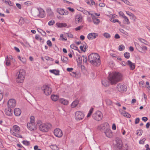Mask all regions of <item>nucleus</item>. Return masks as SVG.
Masks as SVG:
<instances>
[{
	"instance_id": "nucleus-1",
	"label": "nucleus",
	"mask_w": 150,
	"mask_h": 150,
	"mask_svg": "<svg viewBox=\"0 0 150 150\" xmlns=\"http://www.w3.org/2000/svg\"><path fill=\"white\" fill-rule=\"evenodd\" d=\"M121 74L118 72H112L109 74L108 80L112 84H116L122 79Z\"/></svg>"
},
{
	"instance_id": "nucleus-2",
	"label": "nucleus",
	"mask_w": 150,
	"mask_h": 150,
	"mask_svg": "<svg viewBox=\"0 0 150 150\" xmlns=\"http://www.w3.org/2000/svg\"><path fill=\"white\" fill-rule=\"evenodd\" d=\"M100 57L96 53H92L88 56V60L93 65L98 66L100 64Z\"/></svg>"
},
{
	"instance_id": "nucleus-3",
	"label": "nucleus",
	"mask_w": 150,
	"mask_h": 150,
	"mask_svg": "<svg viewBox=\"0 0 150 150\" xmlns=\"http://www.w3.org/2000/svg\"><path fill=\"white\" fill-rule=\"evenodd\" d=\"M37 124L39 126V129L43 132H47L51 127L52 125L49 123H43L40 120L37 122Z\"/></svg>"
},
{
	"instance_id": "nucleus-4",
	"label": "nucleus",
	"mask_w": 150,
	"mask_h": 150,
	"mask_svg": "<svg viewBox=\"0 0 150 150\" xmlns=\"http://www.w3.org/2000/svg\"><path fill=\"white\" fill-rule=\"evenodd\" d=\"M25 71L23 69L19 70V73L17 75L16 80L17 83H23L24 80L25 76Z\"/></svg>"
},
{
	"instance_id": "nucleus-5",
	"label": "nucleus",
	"mask_w": 150,
	"mask_h": 150,
	"mask_svg": "<svg viewBox=\"0 0 150 150\" xmlns=\"http://www.w3.org/2000/svg\"><path fill=\"white\" fill-rule=\"evenodd\" d=\"M37 10L33 11V13L34 16H38L41 18L44 17V10L40 8H37Z\"/></svg>"
},
{
	"instance_id": "nucleus-6",
	"label": "nucleus",
	"mask_w": 150,
	"mask_h": 150,
	"mask_svg": "<svg viewBox=\"0 0 150 150\" xmlns=\"http://www.w3.org/2000/svg\"><path fill=\"white\" fill-rule=\"evenodd\" d=\"M103 115L102 113L100 111L98 110L96 111L94 114H93L92 117L95 120L100 121L102 119Z\"/></svg>"
},
{
	"instance_id": "nucleus-7",
	"label": "nucleus",
	"mask_w": 150,
	"mask_h": 150,
	"mask_svg": "<svg viewBox=\"0 0 150 150\" xmlns=\"http://www.w3.org/2000/svg\"><path fill=\"white\" fill-rule=\"evenodd\" d=\"M44 93L46 96H48L51 94L52 91L51 87L49 85H44L42 88Z\"/></svg>"
},
{
	"instance_id": "nucleus-8",
	"label": "nucleus",
	"mask_w": 150,
	"mask_h": 150,
	"mask_svg": "<svg viewBox=\"0 0 150 150\" xmlns=\"http://www.w3.org/2000/svg\"><path fill=\"white\" fill-rule=\"evenodd\" d=\"M84 117V113L80 111H77L76 112L75 118L77 120L79 121L83 119Z\"/></svg>"
},
{
	"instance_id": "nucleus-9",
	"label": "nucleus",
	"mask_w": 150,
	"mask_h": 150,
	"mask_svg": "<svg viewBox=\"0 0 150 150\" xmlns=\"http://www.w3.org/2000/svg\"><path fill=\"white\" fill-rule=\"evenodd\" d=\"M117 89L118 91L121 92L126 91L127 90L126 86L121 83H119L117 85Z\"/></svg>"
},
{
	"instance_id": "nucleus-10",
	"label": "nucleus",
	"mask_w": 150,
	"mask_h": 150,
	"mask_svg": "<svg viewBox=\"0 0 150 150\" xmlns=\"http://www.w3.org/2000/svg\"><path fill=\"white\" fill-rule=\"evenodd\" d=\"M109 127L108 123L107 122H105L99 125L98 127V129L100 131H105V130L107 129Z\"/></svg>"
},
{
	"instance_id": "nucleus-11",
	"label": "nucleus",
	"mask_w": 150,
	"mask_h": 150,
	"mask_svg": "<svg viewBox=\"0 0 150 150\" xmlns=\"http://www.w3.org/2000/svg\"><path fill=\"white\" fill-rule=\"evenodd\" d=\"M54 134L55 136L58 137H61L63 135L62 130L59 128H56L54 131Z\"/></svg>"
},
{
	"instance_id": "nucleus-12",
	"label": "nucleus",
	"mask_w": 150,
	"mask_h": 150,
	"mask_svg": "<svg viewBox=\"0 0 150 150\" xmlns=\"http://www.w3.org/2000/svg\"><path fill=\"white\" fill-rule=\"evenodd\" d=\"M116 144L115 146L117 150H121L122 146V142L121 140L120 139H117L116 140Z\"/></svg>"
},
{
	"instance_id": "nucleus-13",
	"label": "nucleus",
	"mask_w": 150,
	"mask_h": 150,
	"mask_svg": "<svg viewBox=\"0 0 150 150\" xmlns=\"http://www.w3.org/2000/svg\"><path fill=\"white\" fill-rule=\"evenodd\" d=\"M16 105V102L14 99H11L8 102V106L10 108H12L15 107Z\"/></svg>"
},
{
	"instance_id": "nucleus-14",
	"label": "nucleus",
	"mask_w": 150,
	"mask_h": 150,
	"mask_svg": "<svg viewBox=\"0 0 150 150\" xmlns=\"http://www.w3.org/2000/svg\"><path fill=\"white\" fill-rule=\"evenodd\" d=\"M57 12L59 14L63 15H67L69 14L68 11L65 9L60 8L57 9Z\"/></svg>"
},
{
	"instance_id": "nucleus-15",
	"label": "nucleus",
	"mask_w": 150,
	"mask_h": 150,
	"mask_svg": "<svg viewBox=\"0 0 150 150\" xmlns=\"http://www.w3.org/2000/svg\"><path fill=\"white\" fill-rule=\"evenodd\" d=\"M28 128L31 131H34L36 129L35 123L33 122H29L27 124Z\"/></svg>"
},
{
	"instance_id": "nucleus-16",
	"label": "nucleus",
	"mask_w": 150,
	"mask_h": 150,
	"mask_svg": "<svg viewBox=\"0 0 150 150\" xmlns=\"http://www.w3.org/2000/svg\"><path fill=\"white\" fill-rule=\"evenodd\" d=\"M98 35L96 33H90L87 35V38L88 40H93L96 38Z\"/></svg>"
},
{
	"instance_id": "nucleus-17",
	"label": "nucleus",
	"mask_w": 150,
	"mask_h": 150,
	"mask_svg": "<svg viewBox=\"0 0 150 150\" xmlns=\"http://www.w3.org/2000/svg\"><path fill=\"white\" fill-rule=\"evenodd\" d=\"M83 20V18L82 16L79 14H77L75 16V23L78 24L81 23Z\"/></svg>"
},
{
	"instance_id": "nucleus-18",
	"label": "nucleus",
	"mask_w": 150,
	"mask_h": 150,
	"mask_svg": "<svg viewBox=\"0 0 150 150\" xmlns=\"http://www.w3.org/2000/svg\"><path fill=\"white\" fill-rule=\"evenodd\" d=\"M104 133L106 136L108 137L111 138L113 136L112 132L110 127L105 130Z\"/></svg>"
},
{
	"instance_id": "nucleus-19",
	"label": "nucleus",
	"mask_w": 150,
	"mask_h": 150,
	"mask_svg": "<svg viewBox=\"0 0 150 150\" xmlns=\"http://www.w3.org/2000/svg\"><path fill=\"white\" fill-rule=\"evenodd\" d=\"M20 130V127L17 125H14L13 127V129H11L10 131L11 134L12 131L14 132L18 133L19 132Z\"/></svg>"
},
{
	"instance_id": "nucleus-20",
	"label": "nucleus",
	"mask_w": 150,
	"mask_h": 150,
	"mask_svg": "<svg viewBox=\"0 0 150 150\" xmlns=\"http://www.w3.org/2000/svg\"><path fill=\"white\" fill-rule=\"evenodd\" d=\"M59 101L60 103L64 105H67L69 103L68 101L67 100L63 98L59 99Z\"/></svg>"
},
{
	"instance_id": "nucleus-21",
	"label": "nucleus",
	"mask_w": 150,
	"mask_h": 150,
	"mask_svg": "<svg viewBox=\"0 0 150 150\" xmlns=\"http://www.w3.org/2000/svg\"><path fill=\"white\" fill-rule=\"evenodd\" d=\"M21 112V110L19 108H16L14 110V113L16 116L20 115Z\"/></svg>"
},
{
	"instance_id": "nucleus-22",
	"label": "nucleus",
	"mask_w": 150,
	"mask_h": 150,
	"mask_svg": "<svg viewBox=\"0 0 150 150\" xmlns=\"http://www.w3.org/2000/svg\"><path fill=\"white\" fill-rule=\"evenodd\" d=\"M127 65H128L131 70H133L135 68V65L134 64L132 63V62L129 60H128L127 62Z\"/></svg>"
},
{
	"instance_id": "nucleus-23",
	"label": "nucleus",
	"mask_w": 150,
	"mask_h": 150,
	"mask_svg": "<svg viewBox=\"0 0 150 150\" xmlns=\"http://www.w3.org/2000/svg\"><path fill=\"white\" fill-rule=\"evenodd\" d=\"M5 112L7 115L10 116L12 115V111L11 109V108H8L5 109Z\"/></svg>"
},
{
	"instance_id": "nucleus-24",
	"label": "nucleus",
	"mask_w": 150,
	"mask_h": 150,
	"mask_svg": "<svg viewBox=\"0 0 150 150\" xmlns=\"http://www.w3.org/2000/svg\"><path fill=\"white\" fill-rule=\"evenodd\" d=\"M79 101L77 100H75L73 101L71 104V107L72 108H74L76 107L77 105L79 104Z\"/></svg>"
},
{
	"instance_id": "nucleus-25",
	"label": "nucleus",
	"mask_w": 150,
	"mask_h": 150,
	"mask_svg": "<svg viewBox=\"0 0 150 150\" xmlns=\"http://www.w3.org/2000/svg\"><path fill=\"white\" fill-rule=\"evenodd\" d=\"M51 98L52 101H56L58 99L59 96L57 95H52L51 96Z\"/></svg>"
},
{
	"instance_id": "nucleus-26",
	"label": "nucleus",
	"mask_w": 150,
	"mask_h": 150,
	"mask_svg": "<svg viewBox=\"0 0 150 150\" xmlns=\"http://www.w3.org/2000/svg\"><path fill=\"white\" fill-rule=\"evenodd\" d=\"M92 19V21H93V23L97 25L98 24L100 23V20L96 18V16Z\"/></svg>"
},
{
	"instance_id": "nucleus-27",
	"label": "nucleus",
	"mask_w": 150,
	"mask_h": 150,
	"mask_svg": "<svg viewBox=\"0 0 150 150\" xmlns=\"http://www.w3.org/2000/svg\"><path fill=\"white\" fill-rule=\"evenodd\" d=\"M102 85L105 87H107L109 86V82L106 79H104L102 81Z\"/></svg>"
},
{
	"instance_id": "nucleus-28",
	"label": "nucleus",
	"mask_w": 150,
	"mask_h": 150,
	"mask_svg": "<svg viewBox=\"0 0 150 150\" xmlns=\"http://www.w3.org/2000/svg\"><path fill=\"white\" fill-rule=\"evenodd\" d=\"M56 25L59 28L66 27L67 26V24L65 23H56Z\"/></svg>"
},
{
	"instance_id": "nucleus-29",
	"label": "nucleus",
	"mask_w": 150,
	"mask_h": 150,
	"mask_svg": "<svg viewBox=\"0 0 150 150\" xmlns=\"http://www.w3.org/2000/svg\"><path fill=\"white\" fill-rule=\"evenodd\" d=\"M124 20H123V23L125 24L129 25L130 22L128 18L126 16L123 18Z\"/></svg>"
},
{
	"instance_id": "nucleus-30",
	"label": "nucleus",
	"mask_w": 150,
	"mask_h": 150,
	"mask_svg": "<svg viewBox=\"0 0 150 150\" xmlns=\"http://www.w3.org/2000/svg\"><path fill=\"white\" fill-rule=\"evenodd\" d=\"M18 59L24 64H25L26 62V59L25 57H23L20 56H18Z\"/></svg>"
},
{
	"instance_id": "nucleus-31",
	"label": "nucleus",
	"mask_w": 150,
	"mask_h": 150,
	"mask_svg": "<svg viewBox=\"0 0 150 150\" xmlns=\"http://www.w3.org/2000/svg\"><path fill=\"white\" fill-rule=\"evenodd\" d=\"M50 72L56 75H59V71L58 70H57L56 69L50 70Z\"/></svg>"
},
{
	"instance_id": "nucleus-32",
	"label": "nucleus",
	"mask_w": 150,
	"mask_h": 150,
	"mask_svg": "<svg viewBox=\"0 0 150 150\" xmlns=\"http://www.w3.org/2000/svg\"><path fill=\"white\" fill-rule=\"evenodd\" d=\"M50 147L53 150H58L59 148L58 146L56 144H53L50 146Z\"/></svg>"
},
{
	"instance_id": "nucleus-33",
	"label": "nucleus",
	"mask_w": 150,
	"mask_h": 150,
	"mask_svg": "<svg viewBox=\"0 0 150 150\" xmlns=\"http://www.w3.org/2000/svg\"><path fill=\"white\" fill-rule=\"evenodd\" d=\"M61 59L64 63H66L68 60V58L64 56L61 57Z\"/></svg>"
},
{
	"instance_id": "nucleus-34",
	"label": "nucleus",
	"mask_w": 150,
	"mask_h": 150,
	"mask_svg": "<svg viewBox=\"0 0 150 150\" xmlns=\"http://www.w3.org/2000/svg\"><path fill=\"white\" fill-rule=\"evenodd\" d=\"M11 134L17 137L21 138H23L22 136L20 134L14 132L12 131L11 132Z\"/></svg>"
},
{
	"instance_id": "nucleus-35",
	"label": "nucleus",
	"mask_w": 150,
	"mask_h": 150,
	"mask_svg": "<svg viewBox=\"0 0 150 150\" xmlns=\"http://www.w3.org/2000/svg\"><path fill=\"white\" fill-rule=\"evenodd\" d=\"M6 64V66H8L10 65V61L8 58V56H7L5 59Z\"/></svg>"
},
{
	"instance_id": "nucleus-36",
	"label": "nucleus",
	"mask_w": 150,
	"mask_h": 150,
	"mask_svg": "<svg viewBox=\"0 0 150 150\" xmlns=\"http://www.w3.org/2000/svg\"><path fill=\"white\" fill-rule=\"evenodd\" d=\"M77 62L81 63L82 62V58L79 55H77Z\"/></svg>"
},
{
	"instance_id": "nucleus-37",
	"label": "nucleus",
	"mask_w": 150,
	"mask_h": 150,
	"mask_svg": "<svg viewBox=\"0 0 150 150\" xmlns=\"http://www.w3.org/2000/svg\"><path fill=\"white\" fill-rule=\"evenodd\" d=\"M103 36L106 38H109L111 37L110 34L107 33H105L103 34Z\"/></svg>"
},
{
	"instance_id": "nucleus-38",
	"label": "nucleus",
	"mask_w": 150,
	"mask_h": 150,
	"mask_svg": "<svg viewBox=\"0 0 150 150\" xmlns=\"http://www.w3.org/2000/svg\"><path fill=\"white\" fill-rule=\"evenodd\" d=\"M110 21L113 23L118 22L119 24L121 23V22L119 21L118 19H115L113 18H111L110 19Z\"/></svg>"
},
{
	"instance_id": "nucleus-39",
	"label": "nucleus",
	"mask_w": 150,
	"mask_h": 150,
	"mask_svg": "<svg viewBox=\"0 0 150 150\" xmlns=\"http://www.w3.org/2000/svg\"><path fill=\"white\" fill-rule=\"evenodd\" d=\"M118 48L119 51H123L125 49V46L123 45H120L119 46Z\"/></svg>"
},
{
	"instance_id": "nucleus-40",
	"label": "nucleus",
	"mask_w": 150,
	"mask_h": 150,
	"mask_svg": "<svg viewBox=\"0 0 150 150\" xmlns=\"http://www.w3.org/2000/svg\"><path fill=\"white\" fill-rule=\"evenodd\" d=\"M70 47L71 48L75 50H78V48L77 47L75 44H72L70 45Z\"/></svg>"
},
{
	"instance_id": "nucleus-41",
	"label": "nucleus",
	"mask_w": 150,
	"mask_h": 150,
	"mask_svg": "<svg viewBox=\"0 0 150 150\" xmlns=\"http://www.w3.org/2000/svg\"><path fill=\"white\" fill-rule=\"evenodd\" d=\"M23 144L27 146H29L30 144V143L29 141L27 140H23L22 141Z\"/></svg>"
},
{
	"instance_id": "nucleus-42",
	"label": "nucleus",
	"mask_w": 150,
	"mask_h": 150,
	"mask_svg": "<svg viewBox=\"0 0 150 150\" xmlns=\"http://www.w3.org/2000/svg\"><path fill=\"white\" fill-rule=\"evenodd\" d=\"M130 53L129 52H126L124 54V56L126 59H129L130 57Z\"/></svg>"
},
{
	"instance_id": "nucleus-43",
	"label": "nucleus",
	"mask_w": 150,
	"mask_h": 150,
	"mask_svg": "<svg viewBox=\"0 0 150 150\" xmlns=\"http://www.w3.org/2000/svg\"><path fill=\"white\" fill-rule=\"evenodd\" d=\"M146 139L145 138H144L142 139H140L139 142V144H144Z\"/></svg>"
},
{
	"instance_id": "nucleus-44",
	"label": "nucleus",
	"mask_w": 150,
	"mask_h": 150,
	"mask_svg": "<svg viewBox=\"0 0 150 150\" xmlns=\"http://www.w3.org/2000/svg\"><path fill=\"white\" fill-rule=\"evenodd\" d=\"M119 30L121 33L126 35H127L128 34L127 33L122 29H120Z\"/></svg>"
},
{
	"instance_id": "nucleus-45",
	"label": "nucleus",
	"mask_w": 150,
	"mask_h": 150,
	"mask_svg": "<svg viewBox=\"0 0 150 150\" xmlns=\"http://www.w3.org/2000/svg\"><path fill=\"white\" fill-rule=\"evenodd\" d=\"M142 130H137L136 132V134H137L141 136L142 135Z\"/></svg>"
},
{
	"instance_id": "nucleus-46",
	"label": "nucleus",
	"mask_w": 150,
	"mask_h": 150,
	"mask_svg": "<svg viewBox=\"0 0 150 150\" xmlns=\"http://www.w3.org/2000/svg\"><path fill=\"white\" fill-rule=\"evenodd\" d=\"M54 23L55 22L54 20H52L48 22V25L50 26L52 25H53Z\"/></svg>"
},
{
	"instance_id": "nucleus-47",
	"label": "nucleus",
	"mask_w": 150,
	"mask_h": 150,
	"mask_svg": "<svg viewBox=\"0 0 150 150\" xmlns=\"http://www.w3.org/2000/svg\"><path fill=\"white\" fill-rule=\"evenodd\" d=\"M124 116L125 117H127L128 118H129L131 117L130 115L127 112H125L124 113Z\"/></svg>"
},
{
	"instance_id": "nucleus-48",
	"label": "nucleus",
	"mask_w": 150,
	"mask_h": 150,
	"mask_svg": "<svg viewBox=\"0 0 150 150\" xmlns=\"http://www.w3.org/2000/svg\"><path fill=\"white\" fill-rule=\"evenodd\" d=\"M30 122H33L35 123V117L33 116H31L30 117Z\"/></svg>"
},
{
	"instance_id": "nucleus-49",
	"label": "nucleus",
	"mask_w": 150,
	"mask_h": 150,
	"mask_svg": "<svg viewBox=\"0 0 150 150\" xmlns=\"http://www.w3.org/2000/svg\"><path fill=\"white\" fill-rule=\"evenodd\" d=\"M24 4L27 6H30L32 4V2L30 1H28L25 2Z\"/></svg>"
},
{
	"instance_id": "nucleus-50",
	"label": "nucleus",
	"mask_w": 150,
	"mask_h": 150,
	"mask_svg": "<svg viewBox=\"0 0 150 150\" xmlns=\"http://www.w3.org/2000/svg\"><path fill=\"white\" fill-rule=\"evenodd\" d=\"M139 41H140L141 42L144 43L145 44H146L145 42H146V41L143 39L140 38L139 39Z\"/></svg>"
},
{
	"instance_id": "nucleus-51",
	"label": "nucleus",
	"mask_w": 150,
	"mask_h": 150,
	"mask_svg": "<svg viewBox=\"0 0 150 150\" xmlns=\"http://www.w3.org/2000/svg\"><path fill=\"white\" fill-rule=\"evenodd\" d=\"M67 36L69 38H73V35L71 33H66Z\"/></svg>"
},
{
	"instance_id": "nucleus-52",
	"label": "nucleus",
	"mask_w": 150,
	"mask_h": 150,
	"mask_svg": "<svg viewBox=\"0 0 150 150\" xmlns=\"http://www.w3.org/2000/svg\"><path fill=\"white\" fill-rule=\"evenodd\" d=\"M119 14L120 16H122L123 18L125 16L123 12L121 11H120L119 12Z\"/></svg>"
},
{
	"instance_id": "nucleus-53",
	"label": "nucleus",
	"mask_w": 150,
	"mask_h": 150,
	"mask_svg": "<svg viewBox=\"0 0 150 150\" xmlns=\"http://www.w3.org/2000/svg\"><path fill=\"white\" fill-rule=\"evenodd\" d=\"M47 43L50 47H51L52 46V43L50 40H48L47 41Z\"/></svg>"
},
{
	"instance_id": "nucleus-54",
	"label": "nucleus",
	"mask_w": 150,
	"mask_h": 150,
	"mask_svg": "<svg viewBox=\"0 0 150 150\" xmlns=\"http://www.w3.org/2000/svg\"><path fill=\"white\" fill-rule=\"evenodd\" d=\"M67 9L71 12H73L74 11V9L73 8H71L70 7H68Z\"/></svg>"
},
{
	"instance_id": "nucleus-55",
	"label": "nucleus",
	"mask_w": 150,
	"mask_h": 150,
	"mask_svg": "<svg viewBox=\"0 0 150 150\" xmlns=\"http://www.w3.org/2000/svg\"><path fill=\"white\" fill-rule=\"evenodd\" d=\"M35 38L37 40L41 39V37L39 35H35Z\"/></svg>"
},
{
	"instance_id": "nucleus-56",
	"label": "nucleus",
	"mask_w": 150,
	"mask_h": 150,
	"mask_svg": "<svg viewBox=\"0 0 150 150\" xmlns=\"http://www.w3.org/2000/svg\"><path fill=\"white\" fill-rule=\"evenodd\" d=\"M82 28V26H78L77 27L75 28V30L76 31H78L80 30Z\"/></svg>"
},
{
	"instance_id": "nucleus-57",
	"label": "nucleus",
	"mask_w": 150,
	"mask_h": 150,
	"mask_svg": "<svg viewBox=\"0 0 150 150\" xmlns=\"http://www.w3.org/2000/svg\"><path fill=\"white\" fill-rule=\"evenodd\" d=\"M126 12L127 15H129L130 16H133V14L130 12L129 11H126Z\"/></svg>"
},
{
	"instance_id": "nucleus-58",
	"label": "nucleus",
	"mask_w": 150,
	"mask_h": 150,
	"mask_svg": "<svg viewBox=\"0 0 150 150\" xmlns=\"http://www.w3.org/2000/svg\"><path fill=\"white\" fill-rule=\"evenodd\" d=\"M94 110V108H91L89 110V111L88 112V113L92 115L93 111Z\"/></svg>"
},
{
	"instance_id": "nucleus-59",
	"label": "nucleus",
	"mask_w": 150,
	"mask_h": 150,
	"mask_svg": "<svg viewBox=\"0 0 150 150\" xmlns=\"http://www.w3.org/2000/svg\"><path fill=\"white\" fill-rule=\"evenodd\" d=\"M87 21L89 22H91L92 21V20L91 17L88 16L87 18Z\"/></svg>"
},
{
	"instance_id": "nucleus-60",
	"label": "nucleus",
	"mask_w": 150,
	"mask_h": 150,
	"mask_svg": "<svg viewBox=\"0 0 150 150\" xmlns=\"http://www.w3.org/2000/svg\"><path fill=\"white\" fill-rule=\"evenodd\" d=\"M139 120H140V119H139V118H136L135 119V124H137L139 122Z\"/></svg>"
},
{
	"instance_id": "nucleus-61",
	"label": "nucleus",
	"mask_w": 150,
	"mask_h": 150,
	"mask_svg": "<svg viewBox=\"0 0 150 150\" xmlns=\"http://www.w3.org/2000/svg\"><path fill=\"white\" fill-rule=\"evenodd\" d=\"M87 12L88 13V14L89 15H90L91 16L92 18H93L95 16L94 15V13H91L90 12L88 11H87Z\"/></svg>"
},
{
	"instance_id": "nucleus-62",
	"label": "nucleus",
	"mask_w": 150,
	"mask_h": 150,
	"mask_svg": "<svg viewBox=\"0 0 150 150\" xmlns=\"http://www.w3.org/2000/svg\"><path fill=\"white\" fill-rule=\"evenodd\" d=\"M142 119L143 121H144L145 122H146L148 118L146 117H142Z\"/></svg>"
},
{
	"instance_id": "nucleus-63",
	"label": "nucleus",
	"mask_w": 150,
	"mask_h": 150,
	"mask_svg": "<svg viewBox=\"0 0 150 150\" xmlns=\"http://www.w3.org/2000/svg\"><path fill=\"white\" fill-rule=\"evenodd\" d=\"M83 57V62H84L86 63L87 61V58L85 57L84 56H82Z\"/></svg>"
},
{
	"instance_id": "nucleus-64",
	"label": "nucleus",
	"mask_w": 150,
	"mask_h": 150,
	"mask_svg": "<svg viewBox=\"0 0 150 150\" xmlns=\"http://www.w3.org/2000/svg\"><path fill=\"white\" fill-rule=\"evenodd\" d=\"M16 6L19 9H21V4L18 3H17L16 4Z\"/></svg>"
}]
</instances>
